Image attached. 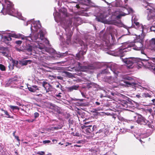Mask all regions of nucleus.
I'll use <instances>...</instances> for the list:
<instances>
[{"label": "nucleus", "mask_w": 155, "mask_h": 155, "mask_svg": "<svg viewBox=\"0 0 155 155\" xmlns=\"http://www.w3.org/2000/svg\"><path fill=\"white\" fill-rule=\"evenodd\" d=\"M134 117L135 120H136L137 118L136 121L139 124L143 125H147L150 128H154V126L152 124L153 121H151V122H150L141 115L139 114H137V116H134Z\"/></svg>", "instance_id": "obj_1"}, {"label": "nucleus", "mask_w": 155, "mask_h": 155, "mask_svg": "<svg viewBox=\"0 0 155 155\" xmlns=\"http://www.w3.org/2000/svg\"><path fill=\"white\" fill-rule=\"evenodd\" d=\"M66 23L67 25L64 27V28L66 31V35L67 36L66 41L69 42L71 41V37L73 34L71 29V28L72 26V21L71 19H69L67 21Z\"/></svg>", "instance_id": "obj_2"}, {"label": "nucleus", "mask_w": 155, "mask_h": 155, "mask_svg": "<svg viewBox=\"0 0 155 155\" xmlns=\"http://www.w3.org/2000/svg\"><path fill=\"white\" fill-rule=\"evenodd\" d=\"M4 2L5 3V5H6V8L5 9H3L4 7L2 5L1 6L2 8L1 10V12L3 13L4 15L10 14H11V11L13 9V3L8 0H5Z\"/></svg>", "instance_id": "obj_3"}, {"label": "nucleus", "mask_w": 155, "mask_h": 155, "mask_svg": "<svg viewBox=\"0 0 155 155\" xmlns=\"http://www.w3.org/2000/svg\"><path fill=\"white\" fill-rule=\"evenodd\" d=\"M81 42L83 45L84 47H82L81 50L76 55V59L78 60L84 59V57L83 55L86 54L87 50V45H84L82 41Z\"/></svg>", "instance_id": "obj_4"}, {"label": "nucleus", "mask_w": 155, "mask_h": 155, "mask_svg": "<svg viewBox=\"0 0 155 155\" xmlns=\"http://www.w3.org/2000/svg\"><path fill=\"white\" fill-rule=\"evenodd\" d=\"M122 77L124 80H128L129 81H127L124 80V82L127 84L129 86H135V85L137 84L134 82H131L130 81L133 80V78L131 77H129L127 75H122Z\"/></svg>", "instance_id": "obj_5"}, {"label": "nucleus", "mask_w": 155, "mask_h": 155, "mask_svg": "<svg viewBox=\"0 0 155 155\" xmlns=\"http://www.w3.org/2000/svg\"><path fill=\"white\" fill-rule=\"evenodd\" d=\"M143 40L140 39L139 41L135 42L134 45V47L133 48V49L136 50H140L143 46Z\"/></svg>", "instance_id": "obj_6"}, {"label": "nucleus", "mask_w": 155, "mask_h": 155, "mask_svg": "<svg viewBox=\"0 0 155 155\" xmlns=\"http://www.w3.org/2000/svg\"><path fill=\"white\" fill-rule=\"evenodd\" d=\"M78 65L79 68L82 71H86L94 68V67L92 65H89L87 66L81 65V64L80 62H78Z\"/></svg>", "instance_id": "obj_7"}, {"label": "nucleus", "mask_w": 155, "mask_h": 155, "mask_svg": "<svg viewBox=\"0 0 155 155\" xmlns=\"http://www.w3.org/2000/svg\"><path fill=\"white\" fill-rule=\"evenodd\" d=\"M116 66V65L114 64H112L110 66H108L106 69L105 71L107 70L109 71V70H110L112 71L114 74L116 75L115 76L116 77L118 76V74L119 72L115 68V67Z\"/></svg>", "instance_id": "obj_8"}, {"label": "nucleus", "mask_w": 155, "mask_h": 155, "mask_svg": "<svg viewBox=\"0 0 155 155\" xmlns=\"http://www.w3.org/2000/svg\"><path fill=\"white\" fill-rule=\"evenodd\" d=\"M127 51L126 48H124L123 49H119L116 52L117 55L120 57H122L124 56L125 53Z\"/></svg>", "instance_id": "obj_9"}, {"label": "nucleus", "mask_w": 155, "mask_h": 155, "mask_svg": "<svg viewBox=\"0 0 155 155\" xmlns=\"http://www.w3.org/2000/svg\"><path fill=\"white\" fill-rule=\"evenodd\" d=\"M132 58L134 63H136L140 65L143 64V62H142V61H147V60L145 59H142L137 58Z\"/></svg>", "instance_id": "obj_10"}, {"label": "nucleus", "mask_w": 155, "mask_h": 155, "mask_svg": "<svg viewBox=\"0 0 155 155\" xmlns=\"http://www.w3.org/2000/svg\"><path fill=\"white\" fill-rule=\"evenodd\" d=\"M34 48L31 45H27L25 47L24 50L25 52H28V54L31 55L32 54V52Z\"/></svg>", "instance_id": "obj_11"}, {"label": "nucleus", "mask_w": 155, "mask_h": 155, "mask_svg": "<svg viewBox=\"0 0 155 155\" xmlns=\"http://www.w3.org/2000/svg\"><path fill=\"white\" fill-rule=\"evenodd\" d=\"M124 62L127 64L128 67L130 68L132 65L134 64L132 58L131 57L127 59Z\"/></svg>", "instance_id": "obj_12"}, {"label": "nucleus", "mask_w": 155, "mask_h": 155, "mask_svg": "<svg viewBox=\"0 0 155 155\" xmlns=\"http://www.w3.org/2000/svg\"><path fill=\"white\" fill-rule=\"evenodd\" d=\"M106 17L102 14H101L99 16L96 17V20L99 22H103L106 20Z\"/></svg>", "instance_id": "obj_13"}, {"label": "nucleus", "mask_w": 155, "mask_h": 155, "mask_svg": "<svg viewBox=\"0 0 155 155\" xmlns=\"http://www.w3.org/2000/svg\"><path fill=\"white\" fill-rule=\"evenodd\" d=\"M42 86L44 87L47 93L48 92L50 91V89L51 87V85L49 83L46 81H43L42 83Z\"/></svg>", "instance_id": "obj_14"}, {"label": "nucleus", "mask_w": 155, "mask_h": 155, "mask_svg": "<svg viewBox=\"0 0 155 155\" xmlns=\"http://www.w3.org/2000/svg\"><path fill=\"white\" fill-rule=\"evenodd\" d=\"M28 88L29 91L33 92H37V91L39 90L38 86L35 85H33L31 87L28 86Z\"/></svg>", "instance_id": "obj_15"}, {"label": "nucleus", "mask_w": 155, "mask_h": 155, "mask_svg": "<svg viewBox=\"0 0 155 155\" xmlns=\"http://www.w3.org/2000/svg\"><path fill=\"white\" fill-rule=\"evenodd\" d=\"M105 81L109 84L113 83L114 82V78L111 76H106L104 78Z\"/></svg>", "instance_id": "obj_16"}, {"label": "nucleus", "mask_w": 155, "mask_h": 155, "mask_svg": "<svg viewBox=\"0 0 155 155\" xmlns=\"http://www.w3.org/2000/svg\"><path fill=\"white\" fill-rule=\"evenodd\" d=\"M2 39L5 43L7 45H8L9 41L12 40V38L9 35H8L3 36L2 38Z\"/></svg>", "instance_id": "obj_17"}, {"label": "nucleus", "mask_w": 155, "mask_h": 155, "mask_svg": "<svg viewBox=\"0 0 155 155\" xmlns=\"http://www.w3.org/2000/svg\"><path fill=\"white\" fill-rule=\"evenodd\" d=\"M79 87V85L77 84L76 85H73L70 87H68L67 88L68 91L71 92L73 91L74 90H78Z\"/></svg>", "instance_id": "obj_18"}, {"label": "nucleus", "mask_w": 155, "mask_h": 155, "mask_svg": "<svg viewBox=\"0 0 155 155\" xmlns=\"http://www.w3.org/2000/svg\"><path fill=\"white\" fill-rule=\"evenodd\" d=\"M92 125H84L83 126H81V128L82 129H84V128H87V130H88V131H92L93 130V127H92L91 129L89 127H92Z\"/></svg>", "instance_id": "obj_19"}, {"label": "nucleus", "mask_w": 155, "mask_h": 155, "mask_svg": "<svg viewBox=\"0 0 155 155\" xmlns=\"http://www.w3.org/2000/svg\"><path fill=\"white\" fill-rule=\"evenodd\" d=\"M118 12V15L116 16L115 19L118 21H119L122 16H124L126 15V14L124 13L121 14L119 13V12Z\"/></svg>", "instance_id": "obj_20"}, {"label": "nucleus", "mask_w": 155, "mask_h": 155, "mask_svg": "<svg viewBox=\"0 0 155 155\" xmlns=\"http://www.w3.org/2000/svg\"><path fill=\"white\" fill-rule=\"evenodd\" d=\"M92 88L95 91H97V89L99 88V85L94 83H92Z\"/></svg>", "instance_id": "obj_21"}, {"label": "nucleus", "mask_w": 155, "mask_h": 155, "mask_svg": "<svg viewBox=\"0 0 155 155\" xmlns=\"http://www.w3.org/2000/svg\"><path fill=\"white\" fill-rule=\"evenodd\" d=\"M134 23L136 25V26L135 27L136 28H138L140 27H141L142 28H143V25L141 24H140L139 22L136 21H135Z\"/></svg>", "instance_id": "obj_22"}, {"label": "nucleus", "mask_w": 155, "mask_h": 155, "mask_svg": "<svg viewBox=\"0 0 155 155\" xmlns=\"http://www.w3.org/2000/svg\"><path fill=\"white\" fill-rule=\"evenodd\" d=\"M82 1L84 2H83L84 5H88L91 2V0H82Z\"/></svg>", "instance_id": "obj_23"}, {"label": "nucleus", "mask_w": 155, "mask_h": 155, "mask_svg": "<svg viewBox=\"0 0 155 155\" xmlns=\"http://www.w3.org/2000/svg\"><path fill=\"white\" fill-rule=\"evenodd\" d=\"M9 107L13 110H19L20 108H19L18 107L16 106H13L12 105H10Z\"/></svg>", "instance_id": "obj_24"}, {"label": "nucleus", "mask_w": 155, "mask_h": 155, "mask_svg": "<svg viewBox=\"0 0 155 155\" xmlns=\"http://www.w3.org/2000/svg\"><path fill=\"white\" fill-rule=\"evenodd\" d=\"M49 105L50 108L51 109H54L56 107V106L55 104L52 103H49Z\"/></svg>", "instance_id": "obj_25"}, {"label": "nucleus", "mask_w": 155, "mask_h": 155, "mask_svg": "<svg viewBox=\"0 0 155 155\" xmlns=\"http://www.w3.org/2000/svg\"><path fill=\"white\" fill-rule=\"evenodd\" d=\"M142 5L144 8H147V7L149 6V3L145 1L143 2Z\"/></svg>", "instance_id": "obj_26"}, {"label": "nucleus", "mask_w": 155, "mask_h": 155, "mask_svg": "<svg viewBox=\"0 0 155 155\" xmlns=\"http://www.w3.org/2000/svg\"><path fill=\"white\" fill-rule=\"evenodd\" d=\"M9 35L11 38V37H12L15 38H18L19 37L18 35L15 34H9Z\"/></svg>", "instance_id": "obj_27"}, {"label": "nucleus", "mask_w": 155, "mask_h": 155, "mask_svg": "<svg viewBox=\"0 0 155 155\" xmlns=\"http://www.w3.org/2000/svg\"><path fill=\"white\" fill-rule=\"evenodd\" d=\"M38 36L39 34L38 33L35 34L34 35V37H32V38L33 39V40H36L38 38Z\"/></svg>", "instance_id": "obj_28"}, {"label": "nucleus", "mask_w": 155, "mask_h": 155, "mask_svg": "<svg viewBox=\"0 0 155 155\" xmlns=\"http://www.w3.org/2000/svg\"><path fill=\"white\" fill-rule=\"evenodd\" d=\"M40 38L42 40L44 38V36L43 31H40Z\"/></svg>", "instance_id": "obj_29"}, {"label": "nucleus", "mask_w": 155, "mask_h": 155, "mask_svg": "<svg viewBox=\"0 0 155 155\" xmlns=\"http://www.w3.org/2000/svg\"><path fill=\"white\" fill-rule=\"evenodd\" d=\"M0 69L2 71H5L6 70L5 66L2 64H0Z\"/></svg>", "instance_id": "obj_30"}, {"label": "nucleus", "mask_w": 155, "mask_h": 155, "mask_svg": "<svg viewBox=\"0 0 155 155\" xmlns=\"http://www.w3.org/2000/svg\"><path fill=\"white\" fill-rule=\"evenodd\" d=\"M29 61V60L23 61L21 62V64L22 65H26L27 64Z\"/></svg>", "instance_id": "obj_31"}, {"label": "nucleus", "mask_w": 155, "mask_h": 155, "mask_svg": "<svg viewBox=\"0 0 155 155\" xmlns=\"http://www.w3.org/2000/svg\"><path fill=\"white\" fill-rule=\"evenodd\" d=\"M4 113L7 116V118H13V116H11L9 115V114H8V113L7 110H5V111Z\"/></svg>", "instance_id": "obj_32"}, {"label": "nucleus", "mask_w": 155, "mask_h": 155, "mask_svg": "<svg viewBox=\"0 0 155 155\" xmlns=\"http://www.w3.org/2000/svg\"><path fill=\"white\" fill-rule=\"evenodd\" d=\"M150 44L151 46H154L155 45V38L152 39L150 42Z\"/></svg>", "instance_id": "obj_33"}, {"label": "nucleus", "mask_w": 155, "mask_h": 155, "mask_svg": "<svg viewBox=\"0 0 155 155\" xmlns=\"http://www.w3.org/2000/svg\"><path fill=\"white\" fill-rule=\"evenodd\" d=\"M26 40L27 41H33V39L32 37L30 36H26Z\"/></svg>", "instance_id": "obj_34"}, {"label": "nucleus", "mask_w": 155, "mask_h": 155, "mask_svg": "<svg viewBox=\"0 0 155 155\" xmlns=\"http://www.w3.org/2000/svg\"><path fill=\"white\" fill-rule=\"evenodd\" d=\"M12 62L13 66H16L18 64V62L17 61L12 60Z\"/></svg>", "instance_id": "obj_35"}, {"label": "nucleus", "mask_w": 155, "mask_h": 155, "mask_svg": "<svg viewBox=\"0 0 155 155\" xmlns=\"http://www.w3.org/2000/svg\"><path fill=\"white\" fill-rule=\"evenodd\" d=\"M11 80L12 81H17L18 76L16 75Z\"/></svg>", "instance_id": "obj_36"}, {"label": "nucleus", "mask_w": 155, "mask_h": 155, "mask_svg": "<svg viewBox=\"0 0 155 155\" xmlns=\"http://www.w3.org/2000/svg\"><path fill=\"white\" fill-rule=\"evenodd\" d=\"M82 4H81L80 5H78V4H77L76 5V8H84V7H83L82 6Z\"/></svg>", "instance_id": "obj_37"}, {"label": "nucleus", "mask_w": 155, "mask_h": 155, "mask_svg": "<svg viewBox=\"0 0 155 155\" xmlns=\"http://www.w3.org/2000/svg\"><path fill=\"white\" fill-rule=\"evenodd\" d=\"M22 41L20 40H18L15 41V43L18 45H21L22 43Z\"/></svg>", "instance_id": "obj_38"}, {"label": "nucleus", "mask_w": 155, "mask_h": 155, "mask_svg": "<svg viewBox=\"0 0 155 155\" xmlns=\"http://www.w3.org/2000/svg\"><path fill=\"white\" fill-rule=\"evenodd\" d=\"M37 154L40 155H45V152L44 151H39L37 152Z\"/></svg>", "instance_id": "obj_39"}, {"label": "nucleus", "mask_w": 155, "mask_h": 155, "mask_svg": "<svg viewBox=\"0 0 155 155\" xmlns=\"http://www.w3.org/2000/svg\"><path fill=\"white\" fill-rule=\"evenodd\" d=\"M39 116V114L38 112H35L34 114V116L35 118H36L38 117Z\"/></svg>", "instance_id": "obj_40"}, {"label": "nucleus", "mask_w": 155, "mask_h": 155, "mask_svg": "<svg viewBox=\"0 0 155 155\" xmlns=\"http://www.w3.org/2000/svg\"><path fill=\"white\" fill-rule=\"evenodd\" d=\"M45 47L44 46H39L38 48L41 50H42L41 51V52L43 53H44V52H43L44 51L43 49H44Z\"/></svg>", "instance_id": "obj_41"}, {"label": "nucleus", "mask_w": 155, "mask_h": 155, "mask_svg": "<svg viewBox=\"0 0 155 155\" xmlns=\"http://www.w3.org/2000/svg\"><path fill=\"white\" fill-rule=\"evenodd\" d=\"M2 53L3 55L6 57H8V54L7 53L5 52H2Z\"/></svg>", "instance_id": "obj_42"}, {"label": "nucleus", "mask_w": 155, "mask_h": 155, "mask_svg": "<svg viewBox=\"0 0 155 155\" xmlns=\"http://www.w3.org/2000/svg\"><path fill=\"white\" fill-rule=\"evenodd\" d=\"M144 95L145 97H151V96L148 93H144Z\"/></svg>", "instance_id": "obj_43"}, {"label": "nucleus", "mask_w": 155, "mask_h": 155, "mask_svg": "<svg viewBox=\"0 0 155 155\" xmlns=\"http://www.w3.org/2000/svg\"><path fill=\"white\" fill-rule=\"evenodd\" d=\"M43 143L45 144L46 143H49L51 142V141L49 140H45L43 141Z\"/></svg>", "instance_id": "obj_44"}, {"label": "nucleus", "mask_w": 155, "mask_h": 155, "mask_svg": "<svg viewBox=\"0 0 155 155\" xmlns=\"http://www.w3.org/2000/svg\"><path fill=\"white\" fill-rule=\"evenodd\" d=\"M147 110L148 112H149L150 114H151L153 111V110L151 108L147 109Z\"/></svg>", "instance_id": "obj_45"}, {"label": "nucleus", "mask_w": 155, "mask_h": 155, "mask_svg": "<svg viewBox=\"0 0 155 155\" xmlns=\"http://www.w3.org/2000/svg\"><path fill=\"white\" fill-rule=\"evenodd\" d=\"M91 85H92V83H90L89 84L87 85V87L89 88H92V87Z\"/></svg>", "instance_id": "obj_46"}, {"label": "nucleus", "mask_w": 155, "mask_h": 155, "mask_svg": "<svg viewBox=\"0 0 155 155\" xmlns=\"http://www.w3.org/2000/svg\"><path fill=\"white\" fill-rule=\"evenodd\" d=\"M57 78L61 80H63V78L61 76H58L57 77Z\"/></svg>", "instance_id": "obj_47"}, {"label": "nucleus", "mask_w": 155, "mask_h": 155, "mask_svg": "<svg viewBox=\"0 0 155 155\" xmlns=\"http://www.w3.org/2000/svg\"><path fill=\"white\" fill-rule=\"evenodd\" d=\"M14 137L15 139H16L18 141V142L20 141V140L19 139V137L18 136H15Z\"/></svg>", "instance_id": "obj_48"}, {"label": "nucleus", "mask_w": 155, "mask_h": 155, "mask_svg": "<svg viewBox=\"0 0 155 155\" xmlns=\"http://www.w3.org/2000/svg\"><path fill=\"white\" fill-rule=\"evenodd\" d=\"M95 104L96 106H99L100 104V103L99 102L96 101L95 103Z\"/></svg>", "instance_id": "obj_49"}, {"label": "nucleus", "mask_w": 155, "mask_h": 155, "mask_svg": "<svg viewBox=\"0 0 155 155\" xmlns=\"http://www.w3.org/2000/svg\"><path fill=\"white\" fill-rule=\"evenodd\" d=\"M60 86L62 87V86L60 83H58V84L56 86V87L57 88H59Z\"/></svg>", "instance_id": "obj_50"}, {"label": "nucleus", "mask_w": 155, "mask_h": 155, "mask_svg": "<svg viewBox=\"0 0 155 155\" xmlns=\"http://www.w3.org/2000/svg\"><path fill=\"white\" fill-rule=\"evenodd\" d=\"M16 104L20 106H21V104L19 102H17Z\"/></svg>", "instance_id": "obj_51"}, {"label": "nucleus", "mask_w": 155, "mask_h": 155, "mask_svg": "<svg viewBox=\"0 0 155 155\" xmlns=\"http://www.w3.org/2000/svg\"><path fill=\"white\" fill-rule=\"evenodd\" d=\"M66 143L67 144L65 146V147H67L68 145H71V143H68V142Z\"/></svg>", "instance_id": "obj_52"}, {"label": "nucleus", "mask_w": 155, "mask_h": 155, "mask_svg": "<svg viewBox=\"0 0 155 155\" xmlns=\"http://www.w3.org/2000/svg\"><path fill=\"white\" fill-rule=\"evenodd\" d=\"M80 19L79 18H74V21H76Z\"/></svg>", "instance_id": "obj_53"}, {"label": "nucleus", "mask_w": 155, "mask_h": 155, "mask_svg": "<svg viewBox=\"0 0 155 155\" xmlns=\"http://www.w3.org/2000/svg\"><path fill=\"white\" fill-rule=\"evenodd\" d=\"M74 136L79 137V133H78L77 132L75 134V135H74Z\"/></svg>", "instance_id": "obj_54"}, {"label": "nucleus", "mask_w": 155, "mask_h": 155, "mask_svg": "<svg viewBox=\"0 0 155 155\" xmlns=\"http://www.w3.org/2000/svg\"><path fill=\"white\" fill-rule=\"evenodd\" d=\"M61 94V93H59L58 94H57L56 95V97H61V96L60 95V94Z\"/></svg>", "instance_id": "obj_55"}, {"label": "nucleus", "mask_w": 155, "mask_h": 155, "mask_svg": "<svg viewBox=\"0 0 155 155\" xmlns=\"http://www.w3.org/2000/svg\"><path fill=\"white\" fill-rule=\"evenodd\" d=\"M64 72L67 75H68L69 74H70L69 72L67 71H64Z\"/></svg>", "instance_id": "obj_56"}, {"label": "nucleus", "mask_w": 155, "mask_h": 155, "mask_svg": "<svg viewBox=\"0 0 155 155\" xmlns=\"http://www.w3.org/2000/svg\"><path fill=\"white\" fill-rule=\"evenodd\" d=\"M74 146L78 147H81V146L75 144L74 145Z\"/></svg>", "instance_id": "obj_57"}, {"label": "nucleus", "mask_w": 155, "mask_h": 155, "mask_svg": "<svg viewBox=\"0 0 155 155\" xmlns=\"http://www.w3.org/2000/svg\"><path fill=\"white\" fill-rule=\"evenodd\" d=\"M26 38H27V37H26V36H25V37H22L21 38L23 40V39L26 40Z\"/></svg>", "instance_id": "obj_58"}, {"label": "nucleus", "mask_w": 155, "mask_h": 155, "mask_svg": "<svg viewBox=\"0 0 155 155\" xmlns=\"http://www.w3.org/2000/svg\"><path fill=\"white\" fill-rule=\"evenodd\" d=\"M136 96L138 98H140L141 97L140 96V95H139V94L136 95Z\"/></svg>", "instance_id": "obj_59"}, {"label": "nucleus", "mask_w": 155, "mask_h": 155, "mask_svg": "<svg viewBox=\"0 0 155 155\" xmlns=\"http://www.w3.org/2000/svg\"><path fill=\"white\" fill-rule=\"evenodd\" d=\"M16 133V131H14L13 133V136L15 137V133Z\"/></svg>", "instance_id": "obj_60"}, {"label": "nucleus", "mask_w": 155, "mask_h": 155, "mask_svg": "<svg viewBox=\"0 0 155 155\" xmlns=\"http://www.w3.org/2000/svg\"><path fill=\"white\" fill-rule=\"evenodd\" d=\"M145 8L146 9V10H149V11H150V9L149 8L148 6L147 7V8Z\"/></svg>", "instance_id": "obj_61"}, {"label": "nucleus", "mask_w": 155, "mask_h": 155, "mask_svg": "<svg viewBox=\"0 0 155 155\" xmlns=\"http://www.w3.org/2000/svg\"><path fill=\"white\" fill-rule=\"evenodd\" d=\"M94 149H90L89 151H91V152H92V151H94Z\"/></svg>", "instance_id": "obj_62"}, {"label": "nucleus", "mask_w": 155, "mask_h": 155, "mask_svg": "<svg viewBox=\"0 0 155 155\" xmlns=\"http://www.w3.org/2000/svg\"><path fill=\"white\" fill-rule=\"evenodd\" d=\"M90 123V122H87L85 123L84 124H88Z\"/></svg>", "instance_id": "obj_63"}, {"label": "nucleus", "mask_w": 155, "mask_h": 155, "mask_svg": "<svg viewBox=\"0 0 155 155\" xmlns=\"http://www.w3.org/2000/svg\"><path fill=\"white\" fill-rule=\"evenodd\" d=\"M141 53L142 54H144L145 55H146V54H145L144 52V51H141Z\"/></svg>", "instance_id": "obj_64"}]
</instances>
